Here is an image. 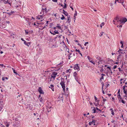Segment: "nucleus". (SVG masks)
<instances>
[{"instance_id": "nucleus-11", "label": "nucleus", "mask_w": 127, "mask_h": 127, "mask_svg": "<svg viewBox=\"0 0 127 127\" xmlns=\"http://www.w3.org/2000/svg\"><path fill=\"white\" fill-rule=\"evenodd\" d=\"M96 59H98V60H99V61L98 62V64L99 65V64L101 63L102 64V61H103L102 60H101V59L100 57H97L96 58Z\"/></svg>"}, {"instance_id": "nucleus-37", "label": "nucleus", "mask_w": 127, "mask_h": 127, "mask_svg": "<svg viewBox=\"0 0 127 127\" xmlns=\"http://www.w3.org/2000/svg\"><path fill=\"white\" fill-rule=\"evenodd\" d=\"M39 100L41 102H42L43 101V99H42V97L40 98V99H39Z\"/></svg>"}, {"instance_id": "nucleus-25", "label": "nucleus", "mask_w": 127, "mask_h": 127, "mask_svg": "<svg viewBox=\"0 0 127 127\" xmlns=\"http://www.w3.org/2000/svg\"><path fill=\"white\" fill-rule=\"evenodd\" d=\"M12 69L13 70V72L14 73H15L16 74H18V73L15 72V70L13 68H12Z\"/></svg>"}, {"instance_id": "nucleus-12", "label": "nucleus", "mask_w": 127, "mask_h": 127, "mask_svg": "<svg viewBox=\"0 0 127 127\" xmlns=\"http://www.w3.org/2000/svg\"><path fill=\"white\" fill-rule=\"evenodd\" d=\"M38 91L40 94H44V92H43V91L42 90V88L41 87H39L38 88Z\"/></svg>"}, {"instance_id": "nucleus-9", "label": "nucleus", "mask_w": 127, "mask_h": 127, "mask_svg": "<svg viewBox=\"0 0 127 127\" xmlns=\"http://www.w3.org/2000/svg\"><path fill=\"white\" fill-rule=\"evenodd\" d=\"M46 8L44 9L43 8L41 10V12L40 13V14L41 15H43L44 14V11H45L46 12Z\"/></svg>"}, {"instance_id": "nucleus-2", "label": "nucleus", "mask_w": 127, "mask_h": 127, "mask_svg": "<svg viewBox=\"0 0 127 127\" xmlns=\"http://www.w3.org/2000/svg\"><path fill=\"white\" fill-rule=\"evenodd\" d=\"M75 53H74L73 54L70 53L68 56V59H70L72 61L74 60L76 58L75 56Z\"/></svg>"}, {"instance_id": "nucleus-45", "label": "nucleus", "mask_w": 127, "mask_h": 127, "mask_svg": "<svg viewBox=\"0 0 127 127\" xmlns=\"http://www.w3.org/2000/svg\"><path fill=\"white\" fill-rule=\"evenodd\" d=\"M93 123L92 122H90L89 123V125H91L92 124H93Z\"/></svg>"}, {"instance_id": "nucleus-52", "label": "nucleus", "mask_w": 127, "mask_h": 127, "mask_svg": "<svg viewBox=\"0 0 127 127\" xmlns=\"http://www.w3.org/2000/svg\"><path fill=\"white\" fill-rule=\"evenodd\" d=\"M46 27V26H45L44 27H43L42 29H41V30H43V29H44Z\"/></svg>"}, {"instance_id": "nucleus-42", "label": "nucleus", "mask_w": 127, "mask_h": 127, "mask_svg": "<svg viewBox=\"0 0 127 127\" xmlns=\"http://www.w3.org/2000/svg\"><path fill=\"white\" fill-rule=\"evenodd\" d=\"M5 23H7L9 24L10 23V22L8 21H5Z\"/></svg>"}, {"instance_id": "nucleus-6", "label": "nucleus", "mask_w": 127, "mask_h": 127, "mask_svg": "<svg viewBox=\"0 0 127 127\" xmlns=\"http://www.w3.org/2000/svg\"><path fill=\"white\" fill-rule=\"evenodd\" d=\"M77 74L76 72H74L73 73V76L74 77L75 79L79 84H80V83L78 81V77L77 76Z\"/></svg>"}, {"instance_id": "nucleus-34", "label": "nucleus", "mask_w": 127, "mask_h": 127, "mask_svg": "<svg viewBox=\"0 0 127 127\" xmlns=\"http://www.w3.org/2000/svg\"><path fill=\"white\" fill-rule=\"evenodd\" d=\"M44 63V61H40L39 62V64H41L42 63L43 64Z\"/></svg>"}, {"instance_id": "nucleus-53", "label": "nucleus", "mask_w": 127, "mask_h": 127, "mask_svg": "<svg viewBox=\"0 0 127 127\" xmlns=\"http://www.w3.org/2000/svg\"><path fill=\"white\" fill-rule=\"evenodd\" d=\"M93 123H95V120H92V122Z\"/></svg>"}, {"instance_id": "nucleus-44", "label": "nucleus", "mask_w": 127, "mask_h": 127, "mask_svg": "<svg viewBox=\"0 0 127 127\" xmlns=\"http://www.w3.org/2000/svg\"><path fill=\"white\" fill-rule=\"evenodd\" d=\"M62 96H63V95H62V94H61V95H60V96H59V97H61V98H62Z\"/></svg>"}, {"instance_id": "nucleus-64", "label": "nucleus", "mask_w": 127, "mask_h": 127, "mask_svg": "<svg viewBox=\"0 0 127 127\" xmlns=\"http://www.w3.org/2000/svg\"><path fill=\"white\" fill-rule=\"evenodd\" d=\"M118 68V69L119 70V71H121V68Z\"/></svg>"}, {"instance_id": "nucleus-48", "label": "nucleus", "mask_w": 127, "mask_h": 127, "mask_svg": "<svg viewBox=\"0 0 127 127\" xmlns=\"http://www.w3.org/2000/svg\"><path fill=\"white\" fill-rule=\"evenodd\" d=\"M89 43V42H86L84 44V45L85 46H86L87 44H88Z\"/></svg>"}, {"instance_id": "nucleus-49", "label": "nucleus", "mask_w": 127, "mask_h": 127, "mask_svg": "<svg viewBox=\"0 0 127 127\" xmlns=\"http://www.w3.org/2000/svg\"><path fill=\"white\" fill-rule=\"evenodd\" d=\"M76 51L78 52L79 53V52H80V51L79 50H77L76 49L75 50Z\"/></svg>"}, {"instance_id": "nucleus-36", "label": "nucleus", "mask_w": 127, "mask_h": 127, "mask_svg": "<svg viewBox=\"0 0 127 127\" xmlns=\"http://www.w3.org/2000/svg\"><path fill=\"white\" fill-rule=\"evenodd\" d=\"M64 6L63 7V8H66V3H64Z\"/></svg>"}, {"instance_id": "nucleus-58", "label": "nucleus", "mask_w": 127, "mask_h": 127, "mask_svg": "<svg viewBox=\"0 0 127 127\" xmlns=\"http://www.w3.org/2000/svg\"><path fill=\"white\" fill-rule=\"evenodd\" d=\"M102 93H103V94H105V93H104V91L103 90V89H102Z\"/></svg>"}, {"instance_id": "nucleus-39", "label": "nucleus", "mask_w": 127, "mask_h": 127, "mask_svg": "<svg viewBox=\"0 0 127 127\" xmlns=\"http://www.w3.org/2000/svg\"><path fill=\"white\" fill-rule=\"evenodd\" d=\"M121 56V55H119L118 56L117 58V61H119V57L120 56Z\"/></svg>"}, {"instance_id": "nucleus-22", "label": "nucleus", "mask_w": 127, "mask_h": 127, "mask_svg": "<svg viewBox=\"0 0 127 127\" xmlns=\"http://www.w3.org/2000/svg\"><path fill=\"white\" fill-rule=\"evenodd\" d=\"M57 28H58L59 29H61V27L59 26L58 24H57V25L56 26Z\"/></svg>"}, {"instance_id": "nucleus-31", "label": "nucleus", "mask_w": 127, "mask_h": 127, "mask_svg": "<svg viewBox=\"0 0 127 127\" xmlns=\"http://www.w3.org/2000/svg\"><path fill=\"white\" fill-rule=\"evenodd\" d=\"M62 17H61V20H63L65 18V17H64V16H63V15H62Z\"/></svg>"}, {"instance_id": "nucleus-29", "label": "nucleus", "mask_w": 127, "mask_h": 127, "mask_svg": "<svg viewBox=\"0 0 127 127\" xmlns=\"http://www.w3.org/2000/svg\"><path fill=\"white\" fill-rule=\"evenodd\" d=\"M102 98L103 99V102H104L105 101H106V99H105V98H104L102 96Z\"/></svg>"}, {"instance_id": "nucleus-24", "label": "nucleus", "mask_w": 127, "mask_h": 127, "mask_svg": "<svg viewBox=\"0 0 127 127\" xmlns=\"http://www.w3.org/2000/svg\"><path fill=\"white\" fill-rule=\"evenodd\" d=\"M104 24H105L104 23V22L102 23L100 25V27L101 28H102V26H103L104 25Z\"/></svg>"}, {"instance_id": "nucleus-51", "label": "nucleus", "mask_w": 127, "mask_h": 127, "mask_svg": "<svg viewBox=\"0 0 127 127\" xmlns=\"http://www.w3.org/2000/svg\"><path fill=\"white\" fill-rule=\"evenodd\" d=\"M93 110H94V113H95L96 112V110L95 109H93Z\"/></svg>"}, {"instance_id": "nucleus-55", "label": "nucleus", "mask_w": 127, "mask_h": 127, "mask_svg": "<svg viewBox=\"0 0 127 127\" xmlns=\"http://www.w3.org/2000/svg\"><path fill=\"white\" fill-rule=\"evenodd\" d=\"M27 43L26 42L25 40L24 41V43L25 44V45H26V44Z\"/></svg>"}, {"instance_id": "nucleus-32", "label": "nucleus", "mask_w": 127, "mask_h": 127, "mask_svg": "<svg viewBox=\"0 0 127 127\" xmlns=\"http://www.w3.org/2000/svg\"><path fill=\"white\" fill-rule=\"evenodd\" d=\"M101 35H100V36H101L102 35H103V34H104L105 35V34L103 32H101Z\"/></svg>"}, {"instance_id": "nucleus-4", "label": "nucleus", "mask_w": 127, "mask_h": 127, "mask_svg": "<svg viewBox=\"0 0 127 127\" xmlns=\"http://www.w3.org/2000/svg\"><path fill=\"white\" fill-rule=\"evenodd\" d=\"M57 74V72L54 71L53 72L51 75V79L53 78V80H54Z\"/></svg>"}, {"instance_id": "nucleus-28", "label": "nucleus", "mask_w": 127, "mask_h": 127, "mask_svg": "<svg viewBox=\"0 0 127 127\" xmlns=\"http://www.w3.org/2000/svg\"><path fill=\"white\" fill-rule=\"evenodd\" d=\"M109 84H107L105 85V89H106V88H107L109 86Z\"/></svg>"}, {"instance_id": "nucleus-46", "label": "nucleus", "mask_w": 127, "mask_h": 127, "mask_svg": "<svg viewBox=\"0 0 127 127\" xmlns=\"http://www.w3.org/2000/svg\"><path fill=\"white\" fill-rule=\"evenodd\" d=\"M25 33H26V34H28V31H27L26 30H25Z\"/></svg>"}, {"instance_id": "nucleus-23", "label": "nucleus", "mask_w": 127, "mask_h": 127, "mask_svg": "<svg viewBox=\"0 0 127 127\" xmlns=\"http://www.w3.org/2000/svg\"><path fill=\"white\" fill-rule=\"evenodd\" d=\"M94 97H95V101L96 102H98L99 101V100H97V98L95 96H94Z\"/></svg>"}, {"instance_id": "nucleus-5", "label": "nucleus", "mask_w": 127, "mask_h": 127, "mask_svg": "<svg viewBox=\"0 0 127 127\" xmlns=\"http://www.w3.org/2000/svg\"><path fill=\"white\" fill-rule=\"evenodd\" d=\"M43 15H38V16L36 17V19L37 20H39L40 21H42L43 20Z\"/></svg>"}, {"instance_id": "nucleus-35", "label": "nucleus", "mask_w": 127, "mask_h": 127, "mask_svg": "<svg viewBox=\"0 0 127 127\" xmlns=\"http://www.w3.org/2000/svg\"><path fill=\"white\" fill-rule=\"evenodd\" d=\"M87 58H88V59H89V61L90 62V61L91 60V59L90 58V57L89 56H88L87 57Z\"/></svg>"}, {"instance_id": "nucleus-38", "label": "nucleus", "mask_w": 127, "mask_h": 127, "mask_svg": "<svg viewBox=\"0 0 127 127\" xmlns=\"http://www.w3.org/2000/svg\"><path fill=\"white\" fill-rule=\"evenodd\" d=\"M56 47V45H53L52 46V48H54V47Z\"/></svg>"}, {"instance_id": "nucleus-3", "label": "nucleus", "mask_w": 127, "mask_h": 127, "mask_svg": "<svg viewBox=\"0 0 127 127\" xmlns=\"http://www.w3.org/2000/svg\"><path fill=\"white\" fill-rule=\"evenodd\" d=\"M127 87V82L125 83V85L123 86V90H124V93L125 94V95H124V97H127V89H126L125 87Z\"/></svg>"}, {"instance_id": "nucleus-1", "label": "nucleus", "mask_w": 127, "mask_h": 127, "mask_svg": "<svg viewBox=\"0 0 127 127\" xmlns=\"http://www.w3.org/2000/svg\"><path fill=\"white\" fill-rule=\"evenodd\" d=\"M127 21V19L126 18H125L122 20L120 19L119 20H118V21H117V24H119V25H120L122 24H124Z\"/></svg>"}, {"instance_id": "nucleus-47", "label": "nucleus", "mask_w": 127, "mask_h": 127, "mask_svg": "<svg viewBox=\"0 0 127 127\" xmlns=\"http://www.w3.org/2000/svg\"><path fill=\"white\" fill-rule=\"evenodd\" d=\"M123 24H122L119 25V27L120 28H121L122 27Z\"/></svg>"}, {"instance_id": "nucleus-19", "label": "nucleus", "mask_w": 127, "mask_h": 127, "mask_svg": "<svg viewBox=\"0 0 127 127\" xmlns=\"http://www.w3.org/2000/svg\"><path fill=\"white\" fill-rule=\"evenodd\" d=\"M119 99H122V97L121 96L120 94H119L117 95Z\"/></svg>"}, {"instance_id": "nucleus-40", "label": "nucleus", "mask_w": 127, "mask_h": 127, "mask_svg": "<svg viewBox=\"0 0 127 127\" xmlns=\"http://www.w3.org/2000/svg\"><path fill=\"white\" fill-rule=\"evenodd\" d=\"M125 60H127V54L125 56Z\"/></svg>"}, {"instance_id": "nucleus-30", "label": "nucleus", "mask_w": 127, "mask_h": 127, "mask_svg": "<svg viewBox=\"0 0 127 127\" xmlns=\"http://www.w3.org/2000/svg\"><path fill=\"white\" fill-rule=\"evenodd\" d=\"M90 62L93 64H95V63L93 61L91 60L90 61Z\"/></svg>"}, {"instance_id": "nucleus-41", "label": "nucleus", "mask_w": 127, "mask_h": 127, "mask_svg": "<svg viewBox=\"0 0 127 127\" xmlns=\"http://www.w3.org/2000/svg\"><path fill=\"white\" fill-rule=\"evenodd\" d=\"M104 78V77L103 76H102L101 77L100 79V81H101L102 79H103Z\"/></svg>"}, {"instance_id": "nucleus-13", "label": "nucleus", "mask_w": 127, "mask_h": 127, "mask_svg": "<svg viewBox=\"0 0 127 127\" xmlns=\"http://www.w3.org/2000/svg\"><path fill=\"white\" fill-rule=\"evenodd\" d=\"M3 102L1 100H0V106L1 109H0V110L2 109L3 107Z\"/></svg>"}, {"instance_id": "nucleus-20", "label": "nucleus", "mask_w": 127, "mask_h": 127, "mask_svg": "<svg viewBox=\"0 0 127 127\" xmlns=\"http://www.w3.org/2000/svg\"><path fill=\"white\" fill-rule=\"evenodd\" d=\"M2 1H3L4 3H8V0H2Z\"/></svg>"}, {"instance_id": "nucleus-56", "label": "nucleus", "mask_w": 127, "mask_h": 127, "mask_svg": "<svg viewBox=\"0 0 127 127\" xmlns=\"http://www.w3.org/2000/svg\"><path fill=\"white\" fill-rule=\"evenodd\" d=\"M4 13H7V14H8L9 15H10L11 14V13H7L6 12H4Z\"/></svg>"}, {"instance_id": "nucleus-33", "label": "nucleus", "mask_w": 127, "mask_h": 127, "mask_svg": "<svg viewBox=\"0 0 127 127\" xmlns=\"http://www.w3.org/2000/svg\"><path fill=\"white\" fill-rule=\"evenodd\" d=\"M54 32L56 34H58L59 33V32L56 30H55V31H54Z\"/></svg>"}, {"instance_id": "nucleus-18", "label": "nucleus", "mask_w": 127, "mask_h": 127, "mask_svg": "<svg viewBox=\"0 0 127 127\" xmlns=\"http://www.w3.org/2000/svg\"><path fill=\"white\" fill-rule=\"evenodd\" d=\"M119 102H122V103H123L124 104H125V101L123 99H119Z\"/></svg>"}, {"instance_id": "nucleus-10", "label": "nucleus", "mask_w": 127, "mask_h": 127, "mask_svg": "<svg viewBox=\"0 0 127 127\" xmlns=\"http://www.w3.org/2000/svg\"><path fill=\"white\" fill-rule=\"evenodd\" d=\"M117 1L118 2L120 3H121L124 6V4H123L124 2V0H115V4L116 3V1Z\"/></svg>"}, {"instance_id": "nucleus-50", "label": "nucleus", "mask_w": 127, "mask_h": 127, "mask_svg": "<svg viewBox=\"0 0 127 127\" xmlns=\"http://www.w3.org/2000/svg\"><path fill=\"white\" fill-rule=\"evenodd\" d=\"M48 21H47V22H46V26H47V25H48Z\"/></svg>"}, {"instance_id": "nucleus-61", "label": "nucleus", "mask_w": 127, "mask_h": 127, "mask_svg": "<svg viewBox=\"0 0 127 127\" xmlns=\"http://www.w3.org/2000/svg\"><path fill=\"white\" fill-rule=\"evenodd\" d=\"M103 85H104V84L103 83H102V89H103Z\"/></svg>"}, {"instance_id": "nucleus-60", "label": "nucleus", "mask_w": 127, "mask_h": 127, "mask_svg": "<svg viewBox=\"0 0 127 127\" xmlns=\"http://www.w3.org/2000/svg\"><path fill=\"white\" fill-rule=\"evenodd\" d=\"M107 68L109 69V70H111V68H110V67H107Z\"/></svg>"}, {"instance_id": "nucleus-17", "label": "nucleus", "mask_w": 127, "mask_h": 127, "mask_svg": "<svg viewBox=\"0 0 127 127\" xmlns=\"http://www.w3.org/2000/svg\"><path fill=\"white\" fill-rule=\"evenodd\" d=\"M110 110L111 111V114L112 115H114V112L113 110V109L112 108H111Z\"/></svg>"}, {"instance_id": "nucleus-63", "label": "nucleus", "mask_w": 127, "mask_h": 127, "mask_svg": "<svg viewBox=\"0 0 127 127\" xmlns=\"http://www.w3.org/2000/svg\"><path fill=\"white\" fill-rule=\"evenodd\" d=\"M120 89H119V90H118V94H120Z\"/></svg>"}, {"instance_id": "nucleus-54", "label": "nucleus", "mask_w": 127, "mask_h": 127, "mask_svg": "<svg viewBox=\"0 0 127 127\" xmlns=\"http://www.w3.org/2000/svg\"><path fill=\"white\" fill-rule=\"evenodd\" d=\"M77 15V12H76V11H75V14H74V15H75V16H76V15Z\"/></svg>"}, {"instance_id": "nucleus-43", "label": "nucleus", "mask_w": 127, "mask_h": 127, "mask_svg": "<svg viewBox=\"0 0 127 127\" xmlns=\"http://www.w3.org/2000/svg\"><path fill=\"white\" fill-rule=\"evenodd\" d=\"M117 67V65H115L113 67V69H114L116 68Z\"/></svg>"}, {"instance_id": "nucleus-27", "label": "nucleus", "mask_w": 127, "mask_h": 127, "mask_svg": "<svg viewBox=\"0 0 127 127\" xmlns=\"http://www.w3.org/2000/svg\"><path fill=\"white\" fill-rule=\"evenodd\" d=\"M31 44V42H28L26 44V45L27 46H29Z\"/></svg>"}, {"instance_id": "nucleus-8", "label": "nucleus", "mask_w": 127, "mask_h": 127, "mask_svg": "<svg viewBox=\"0 0 127 127\" xmlns=\"http://www.w3.org/2000/svg\"><path fill=\"white\" fill-rule=\"evenodd\" d=\"M60 84L61 85L63 90L64 91L65 87V84H64V83L63 81H61L60 83Z\"/></svg>"}, {"instance_id": "nucleus-62", "label": "nucleus", "mask_w": 127, "mask_h": 127, "mask_svg": "<svg viewBox=\"0 0 127 127\" xmlns=\"http://www.w3.org/2000/svg\"><path fill=\"white\" fill-rule=\"evenodd\" d=\"M0 65L2 67H3V64H0Z\"/></svg>"}, {"instance_id": "nucleus-59", "label": "nucleus", "mask_w": 127, "mask_h": 127, "mask_svg": "<svg viewBox=\"0 0 127 127\" xmlns=\"http://www.w3.org/2000/svg\"><path fill=\"white\" fill-rule=\"evenodd\" d=\"M61 35H57V37H59L60 38L61 37Z\"/></svg>"}, {"instance_id": "nucleus-14", "label": "nucleus", "mask_w": 127, "mask_h": 127, "mask_svg": "<svg viewBox=\"0 0 127 127\" xmlns=\"http://www.w3.org/2000/svg\"><path fill=\"white\" fill-rule=\"evenodd\" d=\"M120 19L118 17H116V18L114 19L113 22H115L116 21H117L118 20H119Z\"/></svg>"}, {"instance_id": "nucleus-21", "label": "nucleus", "mask_w": 127, "mask_h": 127, "mask_svg": "<svg viewBox=\"0 0 127 127\" xmlns=\"http://www.w3.org/2000/svg\"><path fill=\"white\" fill-rule=\"evenodd\" d=\"M122 51V50L120 49L118 51V52H119V53L123 54V52Z\"/></svg>"}, {"instance_id": "nucleus-57", "label": "nucleus", "mask_w": 127, "mask_h": 127, "mask_svg": "<svg viewBox=\"0 0 127 127\" xmlns=\"http://www.w3.org/2000/svg\"><path fill=\"white\" fill-rule=\"evenodd\" d=\"M52 0L53 1H54V2H57V0Z\"/></svg>"}, {"instance_id": "nucleus-26", "label": "nucleus", "mask_w": 127, "mask_h": 127, "mask_svg": "<svg viewBox=\"0 0 127 127\" xmlns=\"http://www.w3.org/2000/svg\"><path fill=\"white\" fill-rule=\"evenodd\" d=\"M26 20L28 22H29L30 20H31L30 19L28 18H26Z\"/></svg>"}, {"instance_id": "nucleus-7", "label": "nucleus", "mask_w": 127, "mask_h": 127, "mask_svg": "<svg viewBox=\"0 0 127 127\" xmlns=\"http://www.w3.org/2000/svg\"><path fill=\"white\" fill-rule=\"evenodd\" d=\"M74 69L75 70H77L78 71L80 70V68L78 65V64H76L74 65Z\"/></svg>"}, {"instance_id": "nucleus-15", "label": "nucleus", "mask_w": 127, "mask_h": 127, "mask_svg": "<svg viewBox=\"0 0 127 127\" xmlns=\"http://www.w3.org/2000/svg\"><path fill=\"white\" fill-rule=\"evenodd\" d=\"M49 88H51L53 91H54V85H51L50 87H49Z\"/></svg>"}, {"instance_id": "nucleus-16", "label": "nucleus", "mask_w": 127, "mask_h": 127, "mask_svg": "<svg viewBox=\"0 0 127 127\" xmlns=\"http://www.w3.org/2000/svg\"><path fill=\"white\" fill-rule=\"evenodd\" d=\"M63 13L65 16H67V15H68V13L67 12H66L64 10H63Z\"/></svg>"}]
</instances>
